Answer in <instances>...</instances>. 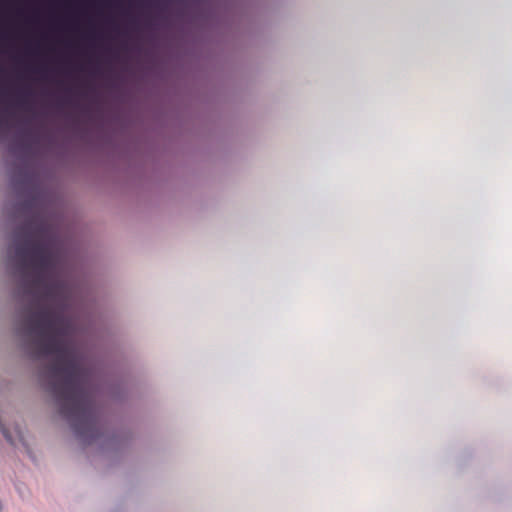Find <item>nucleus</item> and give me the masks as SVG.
Here are the masks:
<instances>
[{
	"instance_id": "1",
	"label": "nucleus",
	"mask_w": 512,
	"mask_h": 512,
	"mask_svg": "<svg viewBox=\"0 0 512 512\" xmlns=\"http://www.w3.org/2000/svg\"><path fill=\"white\" fill-rule=\"evenodd\" d=\"M39 143L27 128L11 148L18 161L11 175L17 201L7 211L15 224L7 265L26 302L15 332L24 353L40 362V384L76 437L110 448L121 439L107 431L93 369L75 339L89 329L82 323L86 288L73 276L57 198L36 163Z\"/></svg>"
},
{
	"instance_id": "2",
	"label": "nucleus",
	"mask_w": 512,
	"mask_h": 512,
	"mask_svg": "<svg viewBox=\"0 0 512 512\" xmlns=\"http://www.w3.org/2000/svg\"><path fill=\"white\" fill-rule=\"evenodd\" d=\"M32 98L33 90L30 87L24 88L17 93L15 105L26 112H32L34 108Z\"/></svg>"
},
{
	"instance_id": "3",
	"label": "nucleus",
	"mask_w": 512,
	"mask_h": 512,
	"mask_svg": "<svg viewBox=\"0 0 512 512\" xmlns=\"http://www.w3.org/2000/svg\"><path fill=\"white\" fill-rule=\"evenodd\" d=\"M0 430L5 439L12 445H16L17 441L20 440V430L18 427L9 428L3 415L0 413Z\"/></svg>"
},
{
	"instance_id": "4",
	"label": "nucleus",
	"mask_w": 512,
	"mask_h": 512,
	"mask_svg": "<svg viewBox=\"0 0 512 512\" xmlns=\"http://www.w3.org/2000/svg\"><path fill=\"white\" fill-rule=\"evenodd\" d=\"M107 394L114 399H120L122 397L124 387L121 381H113L106 387Z\"/></svg>"
},
{
	"instance_id": "5",
	"label": "nucleus",
	"mask_w": 512,
	"mask_h": 512,
	"mask_svg": "<svg viewBox=\"0 0 512 512\" xmlns=\"http://www.w3.org/2000/svg\"><path fill=\"white\" fill-rule=\"evenodd\" d=\"M11 111L8 107H0V139L5 135L9 127V115Z\"/></svg>"
},
{
	"instance_id": "6",
	"label": "nucleus",
	"mask_w": 512,
	"mask_h": 512,
	"mask_svg": "<svg viewBox=\"0 0 512 512\" xmlns=\"http://www.w3.org/2000/svg\"><path fill=\"white\" fill-rule=\"evenodd\" d=\"M8 94H9L8 89L0 84V96H1V99L4 100L8 96Z\"/></svg>"
},
{
	"instance_id": "7",
	"label": "nucleus",
	"mask_w": 512,
	"mask_h": 512,
	"mask_svg": "<svg viewBox=\"0 0 512 512\" xmlns=\"http://www.w3.org/2000/svg\"><path fill=\"white\" fill-rule=\"evenodd\" d=\"M41 77L46 79L48 77V69L46 67L40 69Z\"/></svg>"
},
{
	"instance_id": "8",
	"label": "nucleus",
	"mask_w": 512,
	"mask_h": 512,
	"mask_svg": "<svg viewBox=\"0 0 512 512\" xmlns=\"http://www.w3.org/2000/svg\"><path fill=\"white\" fill-rule=\"evenodd\" d=\"M2 509H3V505H2V502L0 501V512H2Z\"/></svg>"
}]
</instances>
